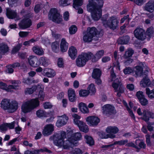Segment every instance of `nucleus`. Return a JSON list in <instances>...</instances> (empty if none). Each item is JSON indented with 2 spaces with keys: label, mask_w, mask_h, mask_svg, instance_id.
Returning a JSON list of instances; mask_svg holds the SVG:
<instances>
[{
  "label": "nucleus",
  "mask_w": 154,
  "mask_h": 154,
  "mask_svg": "<svg viewBox=\"0 0 154 154\" xmlns=\"http://www.w3.org/2000/svg\"><path fill=\"white\" fill-rule=\"evenodd\" d=\"M146 35L149 38L153 36L154 34V29L152 27H150L147 29L146 32Z\"/></svg>",
  "instance_id": "43"
},
{
  "label": "nucleus",
  "mask_w": 154,
  "mask_h": 154,
  "mask_svg": "<svg viewBox=\"0 0 154 154\" xmlns=\"http://www.w3.org/2000/svg\"><path fill=\"white\" fill-rule=\"evenodd\" d=\"M111 77L112 81H113L112 86L115 90V92H117V95L118 97L121 96L122 94L124 92L125 88L119 80L116 78V76L114 72L111 71Z\"/></svg>",
  "instance_id": "5"
},
{
  "label": "nucleus",
  "mask_w": 154,
  "mask_h": 154,
  "mask_svg": "<svg viewBox=\"0 0 154 154\" xmlns=\"http://www.w3.org/2000/svg\"><path fill=\"white\" fill-rule=\"evenodd\" d=\"M97 32V29L95 27H89L88 28L87 33L93 37L96 35Z\"/></svg>",
  "instance_id": "38"
},
{
  "label": "nucleus",
  "mask_w": 154,
  "mask_h": 154,
  "mask_svg": "<svg viewBox=\"0 0 154 154\" xmlns=\"http://www.w3.org/2000/svg\"><path fill=\"white\" fill-rule=\"evenodd\" d=\"M136 96L139 101L144 97L143 92L141 91H138L137 92Z\"/></svg>",
  "instance_id": "61"
},
{
  "label": "nucleus",
  "mask_w": 154,
  "mask_h": 154,
  "mask_svg": "<svg viewBox=\"0 0 154 154\" xmlns=\"http://www.w3.org/2000/svg\"><path fill=\"white\" fill-rule=\"evenodd\" d=\"M42 85H41V87ZM42 88H40L39 90H37V91H39V94L38 95V98L41 100L43 101L45 97V94L43 91L42 90Z\"/></svg>",
  "instance_id": "52"
},
{
  "label": "nucleus",
  "mask_w": 154,
  "mask_h": 154,
  "mask_svg": "<svg viewBox=\"0 0 154 154\" xmlns=\"http://www.w3.org/2000/svg\"><path fill=\"white\" fill-rule=\"evenodd\" d=\"M135 143L137 145L138 144L140 148H144L146 146V145L145 143L142 141H141L140 140H136Z\"/></svg>",
  "instance_id": "57"
},
{
  "label": "nucleus",
  "mask_w": 154,
  "mask_h": 154,
  "mask_svg": "<svg viewBox=\"0 0 154 154\" xmlns=\"http://www.w3.org/2000/svg\"><path fill=\"white\" fill-rule=\"evenodd\" d=\"M103 4V0H92L89 1L87 9L91 13L93 19L98 20L102 15L101 8Z\"/></svg>",
  "instance_id": "2"
},
{
  "label": "nucleus",
  "mask_w": 154,
  "mask_h": 154,
  "mask_svg": "<svg viewBox=\"0 0 154 154\" xmlns=\"http://www.w3.org/2000/svg\"><path fill=\"white\" fill-rule=\"evenodd\" d=\"M134 53V51L131 49H128L126 51L124 55L125 58H127L132 56Z\"/></svg>",
  "instance_id": "45"
},
{
  "label": "nucleus",
  "mask_w": 154,
  "mask_h": 154,
  "mask_svg": "<svg viewBox=\"0 0 154 154\" xmlns=\"http://www.w3.org/2000/svg\"><path fill=\"white\" fill-rule=\"evenodd\" d=\"M106 131L107 133L116 134L119 131V129L116 126H109L107 127Z\"/></svg>",
  "instance_id": "34"
},
{
  "label": "nucleus",
  "mask_w": 154,
  "mask_h": 154,
  "mask_svg": "<svg viewBox=\"0 0 154 154\" xmlns=\"http://www.w3.org/2000/svg\"><path fill=\"white\" fill-rule=\"evenodd\" d=\"M104 53V51L103 50H101L98 51L94 58L92 59V61L93 62H96L102 56H103Z\"/></svg>",
  "instance_id": "35"
},
{
  "label": "nucleus",
  "mask_w": 154,
  "mask_h": 154,
  "mask_svg": "<svg viewBox=\"0 0 154 154\" xmlns=\"http://www.w3.org/2000/svg\"><path fill=\"white\" fill-rule=\"evenodd\" d=\"M36 114L37 116L39 118L47 117V113L42 110H39L36 111Z\"/></svg>",
  "instance_id": "42"
},
{
  "label": "nucleus",
  "mask_w": 154,
  "mask_h": 154,
  "mask_svg": "<svg viewBox=\"0 0 154 154\" xmlns=\"http://www.w3.org/2000/svg\"><path fill=\"white\" fill-rule=\"evenodd\" d=\"M6 15L9 19H16L15 20H19L20 18L17 15L16 11L11 10V9H6Z\"/></svg>",
  "instance_id": "13"
},
{
  "label": "nucleus",
  "mask_w": 154,
  "mask_h": 154,
  "mask_svg": "<svg viewBox=\"0 0 154 154\" xmlns=\"http://www.w3.org/2000/svg\"><path fill=\"white\" fill-rule=\"evenodd\" d=\"M71 153L73 154H82V151L79 148H75L71 151Z\"/></svg>",
  "instance_id": "63"
},
{
  "label": "nucleus",
  "mask_w": 154,
  "mask_h": 154,
  "mask_svg": "<svg viewBox=\"0 0 154 154\" xmlns=\"http://www.w3.org/2000/svg\"><path fill=\"white\" fill-rule=\"evenodd\" d=\"M35 41V40L32 38L29 41L24 42L23 43V45L25 46H30L31 43H33Z\"/></svg>",
  "instance_id": "64"
},
{
  "label": "nucleus",
  "mask_w": 154,
  "mask_h": 154,
  "mask_svg": "<svg viewBox=\"0 0 154 154\" xmlns=\"http://www.w3.org/2000/svg\"><path fill=\"white\" fill-rule=\"evenodd\" d=\"M68 47V44L66 42L64 38H62L61 41L60 45L61 51L63 52L66 51Z\"/></svg>",
  "instance_id": "26"
},
{
  "label": "nucleus",
  "mask_w": 154,
  "mask_h": 154,
  "mask_svg": "<svg viewBox=\"0 0 154 154\" xmlns=\"http://www.w3.org/2000/svg\"><path fill=\"white\" fill-rule=\"evenodd\" d=\"M86 121L88 124L91 126L97 125L100 122V119L97 117L94 116H89L86 119Z\"/></svg>",
  "instance_id": "12"
},
{
  "label": "nucleus",
  "mask_w": 154,
  "mask_h": 154,
  "mask_svg": "<svg viewBox=\"0 0 154 154\" xmlns=\"http://www.w3.org/2000/svg\"><path fill=\"white\" fill-rule=\"evenodd\" d=\"M41 88V85L38 84L36 86H34L31 88H27L25 91V93L26 94H31L34 91H37V90H39L40 88Z\"/></svg>",
  "instance_id": "24"
},
{
  "label": "nucleus",
  "mask_w": 154,
  "mask_h": 154,
  "mask_svg": "<svg viewBox=\"0 0 154 154\" xmlns=\"http://www.w3.org/2000/svg\"><path fill=\"white\" fill-rule=\"evenodd\" d=\"M133 72L132 69L129 67H127L123 70V72L125 74H128Z\"/></svg>",
  "instance_id": "60"
},
{
  "label": "nucleus",
  "mask_w": 154,
  "mask_h": 154,
  "mask_svg": "<svg viewBox=\"0 0 154 154\" xmlns=\"http://www.w3.org/2000/svg\"><path fill=\"white\" fill-rule=\"evenodd\" d=\"M82 5V0H73V7L76 9H78V13L81 14L83 13L82 9L79 7Z\"/></svg>",
  "instance_id": "18"
},
{
  "label": "nucleus",
  "mask_w": 154,
  "mask_h": 154,
  "mask_svg": "<svg viewBox=\"0 0 154 154\" xmlns=\"http://www.w3.org/2000/svg\"><path fill=\"white\" fill-rule=\"evenodd\" d=\"M40 102L38 98L32 99L24 102L21 106L22 112L24 113H29L38 107Z\"/></svg>",
  "instance_id": "4"
},
{
  "label": "nucleus",
  "mask_w": 154,
  "mask_h": 154,
  "mask_svg": "<svg viewBox=\"0 0 154 154\" xmlns=\"http://www.w3.org/2000/svg\"><path fill=\"white\" fill-rule=\"evenodd\" d=\"M18 108V103L15 100H11L7 111L9 113H12L16 110Z\"/></svg>",
  "instance_id": "15"
},
{
  "label": "nucleus",
  "mask_w": 154,
  "mask_h": 154,
  "mask_svg": "<svg viewBox=\"0 0 154 154\" xmlns=\"http://www.w3.org/2000/svg\"><path fill=\"white\" fill-rule=\"evenodd\" d=\"M146 93L148 97L150 99L154 98V89L150 90L148 88H146Z\"/></svg>",
  "instance_id": "46"
},
{
  "label": "nucleus",
  "mask_w": 154,
  "mask_h": 154,
  "mask_svg": "<svg viewBox=\"0 0 154 154\" xmlns=\"http://www.w3.org/2000/svg\"><path fill=\"white\" fill-rule=\"evenodd\" d=\"M11 83L12 85L9 86V88L12 90V89H19L20 86V81H12Z\"/></svg>",
  "instance_id": "36"
},
{
  "label": "nucleus",
  "mask_w": 154,
  "mask_h": 154,
  "mask_svg": "<svg viewBox=\"0 0 154 154\" xmlns=\"http://www.w3.org/2000/svg\"><path fill=\"white\" fill-rule=\"evenodd\" d=\"M93 56L91 52L82 53L79 55L76 60V64L79 67H83L85 66L87 62Z\"/></svg>",
  "instance_id": "6"
},
{
  "label": "nucleus",
  "mask_w": 154,
  "mask_h": 154,
  "mask_svg": "<svg viewBox=\"0 0 154 154\" xmlns=\"http://www.w3.org/2000/svg\"><path fill=\"white\" fill-rule=\"evenodd\" d=\"M68 97L69 101L72 103L74 102L76 100V97L75 91L72 88L68 90Z\"/></svg>",
  "instance_id": "19"
},
{
  "label": "nucleus",
  "mask_w": 154,
  "mask_h": 154,
  "mask_svg": "<svg viewBox=\"0 0 154 154\" xmlns=\"http://www.w3.org/2000/svg\"><path fill=\"white\" fill-rule=\"evenodd\" d=\"M54 130V126L52 124L47 125L43 130V134L44 136L50 135Z\"/></svg>",
  "instance_id": "17"
},
{
  "label": "nucleus",
  "mask_w": 154,
  "mask_h": 154,
  "mask_svg": "<svg viewBox=\"0 0 154 154\" xmlns=\"http://www.w3.org/2000/svg\"><path fill=\"white\" fill-rule=\"evenodd\" d=\"M109 14L103 15L101 18L103 26L106 27H109L111 29L114 30L119 26V21L116 17L112 16L108 19Z\"/></svg>",
  "instance_id": "3"
},
{
  "label": "nucleus",
  "mask_w": 154,
  "mask_h": 154,
  "mask_svg": "<svg viewBox=\"0 0 154 154\" xmlns=\"http://www.w3.org/2000/svg\"><path fill=\"white\" fill-rule=\"evenodd\" d=\"M0 88L5 90L7 91L11 92L12 91V90L10 89V88H9V86L8 87L7 85L5 83L2 82L0 84Z\"/></svg>",
  "instance_id": "49"
},
{
  "label": "nucleus",
  "mask_w": 154,
  "mask_h": 154,
  "mask_svg": "<svg viewBox=\"0 0 154 154\" xmlns=\"http://www.w3.org/2000/svg\"><path fill=\"white\" fill-rule=\"evenodd\" d=\"M124 103L125 105V106L126 109L128 111L129 113L130 116L133 119H135L133 113V112L131 110V109L133 107L134 104L133 103L131 102H130L129 103V105L130 107L128 106L127 104L125 102H124Z\"/></svg>",
  "instance_id": "30"
},
{
  "label": "nucleus",
  "mask_w": 154,
  "mask_h": 154,
  "mask_svg": "<svg viewBox=\"0 0 154 154\" xmlns=\"http://www.w3.org/2000/svg\"><path fill=\"white\" fill-rule=\"evenodd\" d=\"M89 94V92L85 90H82L79 91V95L81 97H86Z\"/></svg>",
  "instance_id": "56"
},
{
  "label": "nucleus",
  "mask_w": 154,
  "mask_h": 154,
  "mask_svg": "<svg viewBox=\"0 0 154 154\" xmlns=\"http://www.w3.org/2000/svg\"><path fill=\"white\" fill-rule=\"evenodd\" d=\"M9 51V47L8 45L4 43H0V54L4 55Z\"/></svg>",
  "instance_id": "23"
},
{
  "label": "nucleus",
  "mask_w": 154,
  "mask_h": 154,
  "mask_svg": "<svg viewBox=\"0 0 154 154\" xmlns=\"http://www.w3.org/2000/svg\"><path fill=\"white\" fill-rule=\"evenodd\" d=\"M144 8L145 10L152 12L154 10V0H150L146 4Z\"/></svg>",
  "instance_id": "21"
},
{
  "label": "nucleus",
  "mask_w": 154,
  "mask_h": 154,
  "mask_svg": "<svg viewBox=\"0 0 154 154\" xmlns=\"http://www.w3.org/2000/svg\"><path fill=\"white\" fill-rule=\"evenodd\" d=\"M49 17L54 22L60 23L62 21V17L55 8L51 9L49 14Z\"/></svg>",
  "instance_id": "8"
},
{
  "label": "nucleus",
  "mask_w": 154,
  "mask_h": 154,
  "mask_svg": "<svg viewBox=\"0 0 154 154\" xmlns=\"http://www.w3.org/2000/svg\"><path fill=\"white\" fill-rule=\"evenodd\" d=\"M11 100L9 99H5L2 100L1 103V107L5 110H7Z\"/></svg>",
  "instance_id": "31"
},
{
  "label": "nucleus",
  "mask_w": 154,
  "mask_h": 154,
  "mask_svg": "<svg viewBox=\"0 0 154 154\" xmlns=\"http://www.w3.org/2000/svg\"><path fill=\"white\" fill-rule=\"evenodd\" d=\"M135 36L137 39L143 40L146 38L144 30L140 28H136L134 31Z\"/></svg>",
  "instance_id": "10"
},
{
  "label": "nucleus",
  "mask_w": 154,
  "mask_h": 154,
  "mask_svg": "<svg viewBox=\"0 0 154 154\" xmlns=\"http://www.w3.org/2000/svg\"><path fill=\"white\" fill-rule=\"evenodd\" d=\"M72 116L74 118V123L79 127L80 130L85 133L88 132V126L83 122L78 120L80 119V116L76 114H73Z\"/></svg>",
  "instance_id": "7"
},
{
  "label": "nucleus",
  "mask_w": 154,
  "mask_h": 154,
  "mask_svg": "<svg viewBox=\"0 0 154 154\" xmlns=\"http://www.w3.org/2000/svg\"><path fill=\"white\" fill-rule=\"evenodd\" d=\"M57 64L59 67H63L64 66V63L62 58H60L58 59Z\"/></svg>",
  "instance_id": "59"
},
{
  "label": "nucleus",
  "mask_w": 154,
  "mask_h": 154,
  "mask_svg": "<svg viewBox=\"0 0 154 154\" xmlns=\"http://www.w3.org/2000/svg\"><path fill=\"white\" fill-rule=\"evenodd\" d=\"M78 107L80 111L84 113H87L89 112L87 105L83 103H79L78 105Z\"/></svg>",
  "instance_id": "27"
},
{
  "label": "nucleus",
  "mask_w": 154,
  "mask_h": 154,
  "mask_svg": "<svg viewBox=\"0 0 154 154\" xmlns=\"http://www.w3.org/2000/svg\"><path fill=\"white\" fill-rule=\"evenodd\" d=\"M44 72L45 75L49 78L53 77L56 74L55 71L51 69H46Z\"/></svg>",
  "instance_id": "32"
},
{
  "label": "nucleus",
  "mask_w": 154,
  "mask_h": 154,
  "mask_svg": "<svg viewBox=\"0 0 154 154\" xmlns=\"http://www.w3.org/2000/svg\"><path fill=\"white\" fill-rule=\"evenodd\" d=\"M66 138V132L60 131L51 136L49 140L53 141L54 144L59 148L67 149L78 146V141L82 139V136L80 132H78L72 134L71 136H68L67 139L65 141Z\"/></svg>",
  "instance_id": "1"
},
{
  "label": "nucleus",
  "mask_w": 154,
  "mask_h": 154,
  "mask_svg": "<svg viewBox=\"0 0 154 154\" xmlns=\"http://www.w3.org/2000/svg\"><path fill=\"white\" fill-rule=\"evenodd\" d=\"M85 138L86 140L87 143L90 146L93 145L94 144V140L91 137L86 135L85 136Z\"/></svg>",
  "instance_id": "44"
},
{
  "label": "nucleus",
  "mask_w": 154,
  "mask_h": 154,
  "mask_svg": "<svg viewBox=\"0 0 154 154\" xmlns=\"http://www.w3.org/2000/svg\"><path fill=\"white\" fill-rule=\"evenodd\" d=\"M93 38L90 35L86 33L84 35L83 37V40L85 42H91Z\"/></svg>",
  "instance_id": "50"
},
{
  "label": "nucleus",
  "mask_w": 154,
  "mask_h": 154,
  "mask_svg": "<svg viewBox=\"0 0 154 154\" xmlns=\"http://www.w3.org/2000/svg\"><path fill=\"white\" fill-rule=\"evenodd\" d=\"M39 62L45 66H46L50 63L49 60L45 57H42L39 59Z\"/></svg>",
  "instance_id": "41"
},
{
  "label": "nucleus",
  "mask_w": 154,
  "mask_h": 154,
  "mask_svg": "<svg viewBox=\"0 0 154 154\" xmlns=\"http://www.w3.org/2000/svg\"><path fill=\"white\" fill-rule=\"evenodd\" d=\"M77 28L75 25H72L69 28V32L70 34H75L77 31Z\"/></svg>",
  "instance_id": "54"
},
{
  "label": "nucleus",
  "mask_w": 154,
  "mask_h": 154,
  "mask_svg": "<svg viewBox=\"0 0 154 154\" xmlns=\"http://www.w3.org/2000/svg\"><path fill=\"white\" fill-rule=\"evenodd\" d=\"M33 51L35 54L41 56L44 54V51L42 48L37 46H35L32 48Z\"/></svg>",
  "instance_id": "29"
},
{
  "label": "nucleus",
  "mask_w": 154,
  "mask_h": 154,
  "mask_svg": "<svg viewBox=\"0 0 154 154\" xmlns=\"http://www.w3.org/2000/svg\"><path fill=\"white\" fill-rule=\"evenodd\" d=\"M60 5L62 6H65L69 5L68 0H60L59 2Z\"/></svg>",
  "instance_id": "58"
},
{
  "label": "nucleus",
  "mask_w": 154,
  "mask_h": 154,
  "mask_svg": "<svg viewBox=\"0 0 154 154\" xmlns=\"http://www.w3.org/2000/svg\"><path fill=\"white\" fill-rule=\"evenodd\" d=\"M143 116L142 119L146 122H148L150 118H153L154 117V113L148 111L144 110L143 112Z\"/></svg>",
  "instance_id": "22"
},
{
  "label": "nucleus",
  "mask_w": 154,
  "mask_h": 154,
  "mask_svg": "<svg viewBox=\"0 0 154 154\" xmlns=\"http://www.w3.org/2000/svg\"><path fill=\"white\" fill-rule=\"evenodd\" d=\"M32 24L29 18L23 19L19 24V27L24 29L29 27Z\"/></svg>",
  "instance_id": "16"
},
{
  "label": "nucleus",
  "mask_w": 154,
  "mask_h": 154,
  "mask_svg": "<svg viewBox=\"0 0 154 154\" xmlns=\"http://www.w3.org/2000/svg\"><path fill=\"white\" fill-rule=\"evenodd\" d=\"M43 107L45 109H50L53 106L52 104L48 102H45L43 103Z\"/></svg>",
  "instance_id": "62"
},
{
  "label": "nucleus",
  "mask_w": 154,
  "mask_h": 154,
  "mask_svg": "<svg viewBox=\"0 0 154 154\" xmlns=\"http://www.w3.org/2000/svg\"><path fill=\"white\" fill-rule=\"evenodd\" d=\"M28 62L29 64L32 66L36 67L40 64L37 57L34 56H31L28 58Z\"/></svg>",
  "instance_id": "14"
},
{
  "label": "nucleus",
  "mask_w": 154,
  "mask_h": 154,
  "mask_svg": "<svg viewBox=\"0 0 154 154\" xmlns=\"http://www.w3.org/2000/svg\"><path fill=\"white\" fill-rule=\"evenodd\" d=\"M130 38L128 36H125L121 37L118 40L119 43L123 44H127L129 41Z\"/></svg>",
  "instance_id": "37"
},
{
  "label": "nucleus",
  "mask_w": 154,
  "mask_h": 154,
  "mask_svg": "<svg viewBox=\"0 0 154 154\" xmlns=\"http://www.w3.org/2000/svg\"><path fill=\"white\" fill-rule=\"evenodd\" d=\"M102 112L104 115L109 116L115 113L116 112L114 106L107 104L102 107Z\"/></svg>",
  "instance_id": "9"
},
{
  "label": "nucleus",
  "mask_w": 154,
  "mask_h": 154,
  "mask_svg": "<svg viewBox=\"0 0 154 154\" xmlns=\"http://www.w3.org/2000/svg\"><path fill=\"white\" fill-rule=\"evenodd\" d=\"M58 119L56 123V125L58 127H61L66 125L67 122L69 118L65 114L58 116Z\"/></svg>",
  "instance_id": "11"
},
{
  "label": "nucleus",
  "mask_w": 154,
  "mask_h": 154,
  "mask_svg": "<svg viewBox=\"0 0 154 154\" xmlns=\"http://www.w3.org/2000/svg\"><path fill=\"white\" fill-rule=\"evenodd\" d=\"M68 54L69 57L72 59H74L77 55V50L75 47L73 46H71L69 49Z\"/></svg>",
  "instance_id": "28"
},
{
  "label": "nucleus",
  "mask_w": 154,
  "mask_h": 154,
  "mask_svg": "<svg viewBox=\"0 0 154 154\" xmlns=\"http://www.w3.org/2000/svg\"><path fill=\"white\" fill-rule=\"evenodd\" d=\"M52 50L55 52H57L59 51V43L57 42H53L51 45Z\"/></svg>",
  "instance_id": "48"
},
{
  "label": "nucleus",
  "mask_w": 154,
  "mask_h": 154,
  "mask_svg": "<svg viewBox=\"0 0 154 154\" xmlns=\"http://www.w3.org/2000/svg\"><path fill=\"white\" fill-rule=\"evenodd\" d=\"M150 85V81L147 77L144 78L140 82V85L141 86L146 87Z\"/></svg>",
  "instance_id": "40"
},
{
  "label": "nucleus",
  "mask_w": 154,
  "mask_h": 154,
  "mask_svg": "<svg viewBox=\"0 0 154 154\" xmlns=\"http://www.w3.org/2000/svg\"><path fill=\"white\" fill-rule=\"evenodd\" d=\"M51 152L50 150L46 148H44L43 149L35 150L32 151L27 150L25 152L24 154H40V152Z\"/></svg>",
  "instance_id": "25"
},
{
  "label": "nucleus",
  "mask_w": 154,
  "mask_h": 154,
  "mask_svg": "<svg viewBox=\"0 0 154 154\" xmlns=\"http://www.w3.org/2000/svg\"><path fill=\"white\" fill-rule=\"evenodd\" d=\"M145 64L140 63L139 65L136 66L135 68V73L138 76H141L143 74V69L144 67Z\"/></svg>",
  "instance_id": "20"
},
{
  "label": "nucleus",
  "mask_w": 154,
  "mask_h": 154,
  "mask_svg": "<svg viewBox=\"0 0 154 154\" xmlns=\"http://www.w3.org/2000/svg\"><path fill=\"white\" fill-rule=\"evenodd\" d=\"M6 124L7 128H8L10 129H13L15 125H18V122H13L10 123H6Z\"/></svg>",
  "instance_id": "53"
},
{
  "label": "nucleus",
  "mask_w": 154,
  "mask_h": 154,
  "mask_svg": "<svg viewBox=\"0 0 154 154\" xmlns=\"http://www.w3.org/2000/svg\"><path fill=\"white\" fill-rule=\"evenodd\" d=\"M128 140H121L120 141H116L114 142V144H117L120 146H122L124 145H126V143L128 142Z\"/></svg>",
  "instance_id": "55"
},
{
  "label": "nucleus",
  "mask_w": 154,
  "mask_h": 154,
  "mask_svg": "<svg viewBox=\"0 0 154 154\" xmlns=\"http://www.w3.org/2000/svg\"><path fill=\"white\" fill-rule=\"evenodd\" d=\"M101 72L99 69H94L92 74V76L94 79H97L100 78Z\"/></svg>",
  "instance_id": "33"
},
{
  "label": "nucleus",
  "mask_w": 154,
  "mask_h": 154,
  "mask_svg": "<svg viewBox=\"0 0 154 154\" xmlns=\"http://www.w3.org/2000/svg\"><path fill=\"white\" fill-rule=\"evenodd\" d=\"M89 93L91 95L94 94L96 92V88L94 85L93 84L90 85L88 88Z\"/></svg>",
  "instance_id": "47"
},
{
  "label": "nucleus",
  "mask_w": 154,
  "mask_h": 154,
  "mask_svg": "<svg viewBox=\"0 0 154 154\" xmlns=\"http://www.w3.org/2000/svg\"><path fill=\"white\" fill-rule=\"evenodd\" d=\"M22 44H18L16 46L13 47L11 51L12 54H14L18 51L22 47Z\"/></svg>",
  "instance_id": "51"
},
{
  "label": "nucleus",
  "mask_w": 154,
  "mask_h": 154,
  "mask_svg": "<svg viewBox=\"0 0 154 154\" xmlns=\"http://www.w3.org/2000/svg\"><path fill=\"white\" fill-rule=\"evenodd\" d=\"M114 57L116 60L115 62L113 63L114 67L116 68L117 69L119 70L120 69V66L119 65V63L118 61V59L119 57V56L117 55V52L116 51H115L114 53Z\"/></svg>",
  "instance_id": "39"
}]
</instances>
